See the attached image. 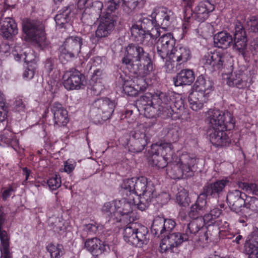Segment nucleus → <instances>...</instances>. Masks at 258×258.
Wrapping results in <instances>:
<instances>
[{"mask_svg": "<svg viewBox=\"0 0 258 258\" xmlns=\"http://www.w3.org/2000/svg\"><path fill=\"white\" fill-rule=\"evenodd\" d=\"M151 150L152 166L158 169L167 166L166 174L171 178L179 179L194 175L196 159L193 156L185 152L174 157L172 145L165 142L153 145Z\"/></svg>", "mask_w": 258, "mask_h": 258, "instance_id": "f257e3e1", "label": "nucleus"}, {"mask_svg": "<svg viewBox=\"0 0 258 258\" xmlns=\"http://www.w3.org/2000/svg\"><path fill=\"white\" fill-rule=\"evenodd\" d=\"M120 187L126 195L129 193L130 195L139 196V202L137 206L141 211L145 210L157 196L154 185L152 182L148 181L145 177L124 179Z\"/></svg>", "mask_w": 258, "mask_h": 258, "instance_id": "f03ea898", "label": "nucleus"}, {"mask_svg": "<svg viewBox=\"0 0 258 258\" xmlns=\"http://www.w3.org/2000/svg\"><path fill=\"white\" fill-rule=\"evenodd\" d=\"M122 61L135 74L148 76L153 70L149 53L138 44H130L126 47Z\"/></svg>", "mask_w": 258, "mask_h": 258, "instance_id": "7ed1b4c3", "label": "nucleus"}, {"mask_svg": "<svg viewBox=\"0 0 258 258\" xmlns=\"http://www.w3.org/2000/svg\"><path fill=\"white\" fill-rule=\"evenodd\" d=\"M131 32L135 41L148 46H152L160 35L154 19L147 17H142L134 23Z\"/></svg>", "mask_w": 258, "mask_h": 258, "instance_id": "20e7f679", "label": "nucleus"}, {"mask_svg": "<svg viewBox=\"0 0 258 258\" xmlns=\"http://www.w3.org/2000/svg\"><path fill=\"white\" fill-rule=\"evenodd\" d=\"M151 97L155 105L162 108L164 117H171L174 113L179 116L182 115V111L184 110L182 101L176 102L173 104L174 97L171 93L157 91Z\"/></svg>", "mask_w": 258, "mask_h": 258, "instance_id": "39448f33", "label": "nucleus"}, {"mask_svg": "<svg viewBox=\"0 0 258 258\" xmlns=\"http://www.w3.org/2000/svg\"><path fill=\"white\" fill-rule=\"evenodd\" d=\"M196 235L191 230L189 224L183 227L182 234L173 233L162 239L160 244L161 252H172L174 247L180 245L183 241L192 242Z\"/></svg>", "mask_w": 258, "mask_h": 258, "instance_id": "423d86ee", "label": "nucleus"}, {"mask_svg": "<svg viewBox=\"0 0 258 258\" xmlns=\"http://www.w3.org/2000/svg\"><path fill=\"white\" fill-rule=\"evenodd\" d=\"M206 122L208 129L227 128L231 130L234 127L235 120L232 114L228 111L210 109L207 113Z\"/></svg>", "mask_w": 258, "mask_h": 258, "instance_id": "0eeeda50", "label": "nucleus"}, {"mask_svg": "<svg viewBox=\"0 0 258 258\" xmlns=\"http://www.w3.org/2000/svg\"><path fill=\"white\" fill-rule=\"evenodd\" d=\"M115 107L114 101L108 98L97 99L91 105L90 116L95 121L105 120L111 117Z\"/></svg>", "mask_w": 258, "mask_h": 258, "instance_id": "6e6552de", "label": "nucleus"}, {"mask_svg": "<svg viewBox=\"0 0 258 258\" xmlns=\"http://www.w3.org/2000/svg\"><path fill=\"white\" fill-rule=\"evenodd\" d=\"M22 27L24 33L30 40L35 42L39 46L45 44L46 38L44 28L40 21L25 19L23 21Z\"/></svg>", "mask_w": 258, "mask_h": 258, "instance_id": "1a4fd4ad", "label": "nucleus"}, {"mask_svg": "<svg viewBox=\"0 0 258 258\" xmlns=\"http://www.w3.org/2000/svg\"><path fill=\"white\" fill-rule=\"evenodd\" d=\"M134 223H130L123 230L124 240L127 243L137 247H142L148 242V229L145 227L137 229Z\"/></svg>", "mask_w": 258, "mask_h": 258, "instance_id": "9d476101", "label": "nucleus"}, {"mask_svg": "<svg viewBox=\"0 0 258 258\" xmlns=\"http://www.w3.org/2000/svg\"><path fill=\"white\" fill-rule=\"evenodd\" d=\"M147 128L140 125L131 134L128 143V150L134 153L142 152L150 142V137L147 133Z\"/></svg>", "mask_w": 258, "mask_h": 258, "instance_id": "9b49d317", "label": "nucleus"}, {"mask_svg": "<svg viewBox=\"0 0 258 258\" xmlns=\"http://www.w3.org/2000/svg\"><path fill=\"white\" fill-rule=\"evenodd\" d=\"M229 55L220 52H208L201 59L204 66L212 71L221 70L227 63Z\"/></svg>", "mask_w": 258, "mask_h": 258, "instance_id": "f8f14e48", "label": "nucleus"}, {"mask_svg": "<svg viewBox=\"0 0 258 258\" xmlns=\"http://www.w3.org/2000/svg\"><path fill=\"white\" fill-rule=\"evenodd\" d=\"M154 19L156 26L163 29H166L171 26L175 20L174 13L164 7H158L154 9L151 15Z\"/></svg>", "mask_w": 258, "mask_h": 258, "instance_id": "ddd939ff", "label": "nucleus"}, {"mask_svg": "<svg viewBox=\"0 0 258 258\" xmlns=\"http://www.w3.org/2000/svg\"><path fill=\"white\" fill-rule=\"evenodd\" d=\"M137 206L135 202L129 201L126 198L120 200H115V206L116 208L115 216L116 222L123 221L131 223L134 221V217L131 215L132 214L133 208Z\"/></svg>", "mask_w": 258, "mask_h": 258, "instance_id": "4468645a", "label": "nucleus"}, {"mask_svg": "<svg viewBox=\"0 0 258 258\" xmlns=\"http://www.w3.org/2000/svg\"><path fill=\"white\" fill-rule=\"evenodd\" d=\"M83 44V39L79 36L68 37L59 47L60 56L66 59L78 56Z\"/></svg>", "mask_w": 258, "mask_h": 258, "instance_id": "2eb2a0df", "label": "nucleus"}, {"mask_svg": "<svg viewBox=\"0 0 258 258\" xmlns=\"http://www.w3.org/2000/svg\"><path fill=\"white\" fill-rule=\"evenodd\" d=\"M216 219L213 217L211 213L205 214L203 217H200L199 218L192 220L189 224L191 230L194 231L196 235L200 232L199 240L201 241L208 240V234L207 229L204 228V225L207 224L209 226L213 225L215 223Z\"/></svg>", "mask_w": 258, "mask_h": 258, "instance_id": "dca6fc26", "label": "nucleus"}, {"mask_svg": "<svg viewBox=\"0 0 258 258\" xmlns=\"http://www.w3.org/2000/svg\"><path fill=\"white\" fill-rule=\"evenodd\" d=\"M176 40L171 33L160 37L157 43V53L163 59L169 57L175 49Z\"/></svg>", "mask_w": 258, "mask_h": 258, "instance_id": "f3484780", "label": "nucleus"}, {"mask_svg": "<svg viewBox=\"0 0 258 258\" xmlns=\"http://www.w3.org/2000/svg\"><path fill=\"white\" fill-rule=\"evenodd\" d=\"M234 33V49L244 56L247 51V37L245 29L241 23H235Z\"/></svg>", "mask_w": 258, "mask_h": 258, "instance_id": "a211bd4d", "label": "nucleus"}, {"mask_svg": "<svg viewBox=\"0 0 258 258\" xmlns=\"http://www.w3.org/2000/svg\"><path fill=\"white\" fill-rule=\"evenodd\" d=\"M106 9L105 14L102 16L100 15V22L95 32L96 37L98 38H102L108 36L113 29L114 15Z\"/></svg>", "mask_w": 258, "mask_h": 258, "instance_id": "6ab92c4d", "label": "nucleus"}, {"mask_svg": "<svg viewBox=\"0 0 258 258\" xmlns=\"http://www.w3.org/2000/svg\"><path fill=\"white\" fill-rule=\"evenodd\" d=\"M84 76L76 70L66 72L63 76V85L68 90L82 89L84 86Z\"/></svg>", "mask_w": 258, "mask_h": 258, "instance_id": "aec40b11", "label": "nucleus"}, {"mask_svg": "<svg viewBox=\"0 0 258 258\" xmlns=\"http://www.w3.org/2000/svg\"><path fill=\"white\" fill-rule=\"evenodd\" d=\"M227 128L219 129H208L210 141L211 143L217 147H223L228 145L231 140L228 135Z\"/></svg>", "mask_w": 258, "mask_h": 258, "instance_id": "412c9836", "label": "nucleus"}, {"mask_svg": "<svg viewBox=\"0 0 258 258\" xmlns=\"http://www.w3.org/2000/svg\"><path fill=\"white\" fill-rule=\"evenodd\" d=\"M215 9V6L209 0L201 2L195 7L192 17L199 22H204Z\"/></svg>", "mask_w": 258, "mask_h": 258, "instance_id": "4be33fe9", "label": "nucleus"}, {"mask_svg": "<svg viewBox=\"0 0 258 258\" xmlns=\"http://www.w3.org/2000/svg\"><path fill=\"white\" fill-rule=\"evenodd\" d=\"M140 103L144 110V114L148 118H154L160 115L163 116L162 108L155 105L150 96L145 95L140 100Z\"/></svg>", "mask_w": 258, "mask_h": 258, "instance_id": "5701e85b", "label": "nucleus"}, {"mask_svg": "<svg viewBox=\"0 0 258 258\" xmlns=\"http://www.w3.org/2000/svg\"><path fill=\"white\" fill-rule=\"evenodd\" d=\"M50 110L53 114V120L54 125L58 126H65L69 122L68 112L58 102L53 103L50 107Z\"/></svg>", "mask_w": 258, "mask_h": 258, "instance_id": "b1692460", "label": "nucleus"}, {"mask_svg": "<svg viewBox=\"0 0 258 258\" xmlns=\"http://www.w3.org/2000/svg\"><path fill=\"white\" fill-rule=\"evenodd\" d=\"M0 33L6 39H10L16 35L18 33V29L15 21L10 17L1 19Z\"/></svg>", "mask_w": 258, "mask_h": 258, "instance_id": "393cba45", "label": "nucleus"}, {"mask_svg": "<svg viewBox=\"0 0 258 258\" xmlns=\"http://www.w3.org/2000/svg\"><path fill=\"white\" fill-rule=\"evenodd\" d=\"M191 57V51L187 47L178 45L168 58L175 59L176 65L180 66L186 63Z\"/></svg>", "mask_w": 258, "mask_h": 258, "instance_id": "a878e982", "label": "nucleus"}, {"mask_svg": "<svg viewBox=\"0 0 258 258\" xmlns=\"http://www.w3.org/2000/svg\"><path fill=\"white\" fill-rule=\"evenodd\" d=\"M207 198L205 194H200L196 202L190 207L188 212V216L190 218L196 219L199 218L207 208Z\"/></svg>", "mask_w": 258, "mask_h": 258, "instance_id": "bb28decb", "label": "nucleus"}, {"mask_svg": "<svg viewBox=\"0 0 258 258\" xmlns=\"http://www.w3.org/2000/svg\"><path fill=\"white\" fill-rule=\"evenodd\" d=\"M207 198L205 194H200L196 202L190 207L188 212V216L190 218L196 219L199 218L207 208Z\"/></svg>", "mask_w": 258, "mask_h": 258, "instance_id": "cd10ccee", "label": "nucleus"}, {"mask_svg": "<svg viewBox=\"0 0 258 258\" xmlns=\"http://www.w3.org/2000/svg\"><path fill=\"white\" fill-rule=\"evenodd\" d=\"M227 202L231 210L238 212L243 205L244 200L240 191L235 189L229 191L226 198Z\"/></svg>", "mask_w": 258, "mask_h": 258, "instance_id": "c85d7f7f", "label": "nucleus"}, {"mask_svg": "<svg viewBox=\"0 0 258 258\" xmlns=\"http://www.w3.org/2000/svg\"><path fill=\"white\" fill-rule=\"evenodd\" d=\"M198 91H192L188 95V102L190 107L194 111L203 108L204 105L208 100V96Z\"/></svg>", "mask_w": 258, "mask_h": 258, "instance_id": "c756f323", "label": "nucleus"}, {"mask_svg": "<svg viewBox=\"0 0 258 258\" xmlns=\"http://www.w3.org/2000/svg\"><path fill=\"white\" fill-rule=\"evenodd\" d=\"M247 76L241 71L232 73L228 78L227 85L230 87H235L239 89L245 87L247 85Z\"/></svg>", "mask_w": 258, "mask_h": 258, "instance_id": "7c9ffc66", "label": "nucleus"}, {"mask_svg": "<svg viewBox=\"0 0 258 258\" xmlns=\"http://www.w3.org/2000/svg\"><path fill=\"white\" fill-rule=\"evenodd\" d=\"M244 251L250 258H256L258 254V233L252 232L248 237L244 246Z\"/></svg>", "mask_w": 258, "mask_h": 258, "instance_id": "2f4dec72", "label": "nucleus"}, {"mask_svg": "<svg viewBox=\"0 0 258 258\" xmlns=\"http://www.w3.org/2000/svg\"><path fill=\"white\" fill-rule=\"evenodd\" d=\"M214 42L217 47L226 49L233 44V40L229 33L226 31H221L214 35Z\"/></svg>", "mask_w": 258, "mask_h": 258, "instance_id": "473e14b6", "label": "nucleus"}, {"mask_svg": "<svg viewBox=\"0 0 258 258\" xmlns=\"http://www.w3.org/2000/svg\"><path fill=\"white\" fill-rule=\"evenodd\" d=\"M213 86L212 81L203 75L199 76L194 85V87L196 90L195 91L206 94L208 96L212 90Z\"/></svg>", "mask_w": 258, "mask_h": 258, "instance_id": "72a5a7b5", "label": "nucleus"}, {"mask_svg": "<svg viewBox=\"0 0 258 258\" xmlns=\"http://www.w3.org/2000/svg\"><path fill=\"white\" fill-rule=\"evenodd\" d=\"M195 80L193 71L189 69H184L177 74L176 78L173 79L176 86L189 85Z\"/></svg>", "mask_w": 258, "mask_h": 258, "instance_id": "f704fd0d", "label": "nucleus"}, {"mask_svg": "<svg viewBox=\"0 0 258 258\" xmlns=\"http://www.w3.org/2000/svg\"><path fill=\"white\" fill-rule=\"evenodd\" d=\"M227 182L226 180H220L213 183H208L204 187L203 194H205L206 197L211 196L216 197L223 191Z\"/></svg>", "mask_w": 258, "mask_h": 258, "instance_id": "c9c22d12", "label": "nucleus"}, {"mask_svg": "<svg viewBox=\"0 0 258 258\" xmlns=\"http://www.w3.org/2000/svg\"><path fill=\"white\" fill-rule=\"evenodd\" d=\"M0 258H12L10 251V237L5 230L0 231Z\"/></svg>", "mask_w": 258, "mask_h": 258, "instance_id": "e433bc0d", "label": "nucleus"}, {"mask_svg": "<svg viewBox=\"0 0 258 258\" xmlns=\"http://www.w3.org/2000/svg\"><path fill=\"white\" fill-rule=\"evenodd\" d=\"M71 13V9L68 7H64L59 10L58 14L55 17L56 26L59 28L63 27L64 25L69 20Z\"/></svg>", "mask_w": 258, "mask_h": 258, "instance_id": "4c0bfd02", "label": "nucleus"}, {"mask_svg": "<svg viewBox=\"0 0 258 258\" xmlns=\"http://www.w3.org/2000/svg\"><path fill=\"white\" fill-rule=\"evenodd\" d=\"M85 247L88 251L94 253L102 251L101 241L97 238L87 239L85 242Z\"/></svg>", "mask_w": 258, "mask_h": 258, "instance_id": "58836bf2", "label": "nucleus"}, {"mask_svg": "<svg viewBox=\"0 0 258 258\" xmlns=\"http://www.w3.org/2000/svg\"><path fill=\"white\" fill-rule=\"evenodd\" d=\"M47 251L49 253L50 258H60L64 254V248L60 244H48L46 247Z\"/></svg>", "mask_w": 258, "mask_h": 258, "instance_id": "ea45409f", "label": "nucleus"}, {"mask_svg": "<svg viewBox=\"0 0 258 258\" xmlns=\"http://www.w3.org/2000/svg\"><path fill=\"white\" fill-rule=\"evenodd\" d=\"M144 4V0H125L122 7L124 11L130 14L137 8H142Z\"/></svg>", "mask_w": 258, "mask_h": 258, "instance_id": "a19ab883", "label": "nucleus"}, {"mask_svg": "<svg viewBox=\"0 0 258 258\" xmlns=\"http://www.w3.org/2000/svg\"><path fill=\"white\" fill-rule=\"evenodd\" d=\"M176 200L180 206L186 207L188 206L190 202L188 191L183 188L179 189L176 194Z\"/></svg>", "mask_w": 258, "mask_h": 258, "instance_id": "79ce46f5", "label": "nucleus"}, {"mask_svg": "<svg viewBox=\"0 0 258 258\" xmlns=\"http://www.w3.org/2000/svg\"><path fill=\"white\" fill-rule=\"evenodd\" d=\"M163 222L164 218L159 216L156 217L153 220L151 231L155 236L158 237L163 234Z\"/></svg>", "mask_w": 258, "mask_h": 258, "instance_id": "37998d69", "label": "nucleus"}, {"mask_svg": "<svg viewBox=\"0 0 258 258\" xmlns=\"http://www.w3.org/2000/svg\"><path fill=\"white\" fill-rule=\"evenodd\" d=\"M116 211V206H115V200L111 202L105 203L102 207V212L107 216L115 221V216H117Z\"/></svg>", "mask_w": 258, "mask_h": 258, "instance_id": "c03bdc74", "label": "nucleus"}, {"mask_svg": "<svg viewBox=\"0 0 258 258\" xmlns=\"http://www.w3.org/2000/svg\"><path fill=\"white\" fill-rule=\"evenodd\" d=\"M122 88L124 93L129 96H136L138 94L135 86V82L134 80H126L124 81Z\"/></svg>", "mask_w": 258, "mask_h": 258, "instance_id": "a18cd8bd", "label": "nucleus"}, {"mask_svg": "<svg viewBox=\"0 0 258 258\" xmlns=\"http://www.w3.org/2000/svg\"><path fill=\"white\" fill-rule=\"evenodd\" d=\"M244 208L247 210V212H251L254 213L258 212V199L255 197H250L247 202L243 204Z\"/></svg>", "mask_w": 258, "mask_h": 258, "instance_id": "49530a36", "label": "nucleus"}, {"mask_svg": "<svg viewBox=\"0 0 258 258\" xmlns=\"http://www.w3.org/2000/svg\"><path fill=\"white\" fill-rule=\"evenodd\" d=\"M198 30L199 33H201L202 37L204 38L212 35L214 31L213 26L209 23L200 24Z\"/></svg>", "mask_w": 258, "mask_h": 258, "instance_id": "de8ad7c7", "label": "nucleus"}, {"mask_svg": "<svg viewBox=\"0 0 258 258\" xmlns=\"http://www.w3.org/2000/svg\"><path fill=\"white\" fill-rule=\"evenodd\" d=\"M137 75H138V77L135 78L134 81L135 82L136 90H137L139 94L140 92H143L146 91L148 87V84L146 82V80L144 79V77L146 76H141L139 74Z\"/></svg>", "mask_w": 258, "mask_h": 258, "instance_id": "09e8293b", "label": "nucleus"}, {"mask_svg": "<svg viewBox=\"0 0 258 258\" xmlns=\"http://www.w3.org/2000/svg\"><path fill=\"white\" fill-rule=\"evenodd\" d=\"M83 231L84 234L85 233L89 235L95 234L98 231L101 230L102 226H99L95 222L85 224L83 226Z\"/></svg>", "mask_w": 258, "mask_h": 258, "instance_id": "8fccbe9b", "label": "nucleus"}, {"mask_svg": "<svg viewBox=\"0 0 258 258\" xmlns=\"http://www.w3.org/2000/svg\"><path fill=\"white\" fill-rule=\"evenodd\" d=\"M239 187L245 190L248 194H252L258 196V186L254 183H248L246 182H239Z\"/></svg>", "mask_w": 258, "mask_h": 258, "instance_id": "3c124183", "label": "nucleus"}, {"mask_svg": "<svg viewBox=\"0 0 258 258\" xmlns=\"http://www.w3.org/2000/svg\"><path fill=\"white\" fill-rule=\"evenodd\" d=\"M47 183L49 188L51 190H56L58 188L61 184L60 177L57 175H55L50 178L47 180Z\"/></svg>", "mask_w": 258, "mask_h": 258, "instance_id": "603ef678", "label": "nucleus"}, {"mask_svg": "<svg viewBox=\"0 0 258 258\" xmlns=\"http://www.w3.org/2000/svg\"><path fill=\"white\" fill-rule=\"evenodd\" d=\"M36 63L28 64L23 73V77L28 80L32 79L35 74V70L36 69Z\"/></svg>", "mask_w": 258, "mask_h": 258, "instance_id": "864d4df0", "label": "nucleus"}, {"mask_svg": "<svg viewBox=\"0 0 258 258\" xmlns=\"http://www.w3.org/2000/svg\"><path fill=\"white\" fill-rule=\"evenodd\" d=\"M247 25L250 32L258 33V16L251 17L247 21Z\"/></svg>", "mask_w": 258, "mask_h": 258, "instance_id": "5fc2aeb1", "label": "nucleus"}, {"mask_svg": "<svg viewBox=\"0 0 258 258\" xmlns=\"http://www.w3.org/2000/svg\"><path fill=\"white\" fill-rule=\"evenodd\" d=\"M175 221L171 219H164L163 222V234L169 232L172 230L175 226Z\"/></svg>", "mask_w": 258, "mask_h": 258, "instance_id": "6e6d98bb", "label": "nucleus"}, {"mask_svg": "<svg viewBox=\"0 0 258 258\" xmlns=\"http://www.w3.org/2000/svg\"><path fill=\"white\" fill-rule=\"evenodd\" d=\"M55 66V60L51 58H47L44 62V71L49 75L53 70Z\"/></svg>", "mask_w": 258, "mask_h": 258, "instance_id": "4d7b16f0", "label": "nucleus"}, {"mask_svg": "<svg viewBox=\"0 0 258 258\" xmlns=\"http://www.w3.org/2000/svg\"><path fill=\"white\" fill-rule=\"evenodd\" d=\"M119 0H105L108 11L114 12L117 8Z\"/></svg>", "mask_w": 258, "mask_h": 258, "instance_id": "13d9d810", "label": "nucleus"}, {"mask_svg": "<svg viewBox=\"0 0 258 258\" xmlns=\"http://www.w3.org/2000/svg\"><path fill=\"white\" fill-rule=\"evenodd\" d=\"M175 59L173 61L166 60L165 67L166 71L169 73L175 72L177 71V68L178 66L175 67Z\"/></svg>", "mask_w": 258, "mask_h": 258, "instance_id": "bf43d9fd", "label": "nucleus"}, {"mask_svg": "<svg viewBox=\"0 0 258 258\" xmlns=\"http://www.w3.org/2000/svg\"><path fill=\"white\" fill-rule=\"evenodd\" d=\"M229 227V224L228 223L225 221L224 224L222 226H221L219 227V234L221 236H225L227 238L231 239L232 237L229 236V235L226 233L225 234H224L225 232H226L227 230H228Z\"/></svg>", "mask_w": 258, "mask_h": 258, "instance_id": "052dcab7", "label": "nucleus"}, {"mask_svg": "<svg viewBox=\"0 0 258 258\" xmlns=\"http://www.w3.org/2000/svg\"><path fill=\"white\" fill-rule=\"evenodd\" d=\"M12 186L10 185L8 188L5 189L2 193V198L4 201H6L14 192Z\"/></svg>", "mask_w": 258, "mask_h": 258, "instance_id": "680f3d73", "label": "nucleus"}, {"mask_svg": "<svg viewBox=\"0 0 258 258\" xmlns=\"http://www.w3.org/2000/svg\"><path fill=\"white\" fill-rule=\"evenodd\" d=\"M167 135L169 137L172 138L173 142H176L178 140L179 134L177 128H173L168 131Z\"/></svg>", "mask_w": 258, "mask_h": 258, "instance_id": "e2e57ef3", "label": "nucleus"}, {"mask_svg": "<svg viewBox=\"0 0 258 258\" xmlns=\"http://www.w3.org/2000/svg\"><path fill=\"white\" fill-rule=\"evenodd\" d=\"M15 105L16 109L19 111H23L25 108V104L21 98H18L15 102Z\"/></svg>", "mask_w": 258, "mask_h": 258, "instance_id": "0e129e2a", "label": "nucleus"}, {"mask_svg": "<svg viewBox=\"0 0 258 258\" xmlns=\"http://www.w3.org/2000/svg\"><path fill=\"white\" fill-rule=\"evenodd\" d=\"M6 213L4 212V207H0V231L3 230L2 228L6 221Z\"/></svg>", "mask_w": 258, "mask_h": 258, "instance_id": "69168bd1", "label": "nucleus"}, {"mask_svg": "<svg viewBox=\"0 0 258 258\" xmlns=\"http://www.w3.org/2000/svg\"><path fill=\"white\" fill-rule=\"evenodd\" d=\"M34 56L31 53H27V52L26 51L24 52V56L23 59L24 60L25 62L28 63V64H34L35 63L33 61L34 60Z\"/></svg>", "mask_w": 258, "mask_h": 258, "instance_id": "338daca9", "label": "nucleus"}, {"mask_svg": "<svg viewBox=\"0 0 258 258\" xmlns=\"http://www.w3.org/2000/svg\"><path fill=\"white\" fill-rule=\"evenodd\" d=\"M250 47L255 53H258V37H255L251 41Z\"/></svg>", "mask_w": 258, "mask_h": 258, "instance_id": "774afa93", "label": "nucleus"}]
</instances>
